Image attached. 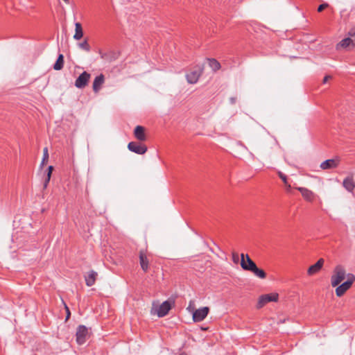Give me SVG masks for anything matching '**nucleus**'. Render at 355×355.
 <instances>
[{
	"label": "nucleus",
	"instance_id": "nucleus-1",
	"mask_svg": "<svg viewBox=\"0 0 355 355\" xmlns=\"http://www.w3.org/2000/svg\"><path fill=\"white\" fill-rule=\"evenodd\" d=\"M346 270L342 265H337L333 271L331 277V284L333 287L340 284L347 277Z\"/></svg>",
	"mask_w": 355,
	"mask_h": 355
},
{
	"label": "nucleus",
	"instance_id": "nucleus-2",
	"mask_svg": "<svg viewBox=\"0 0 355 355\" xmlns=\"http://www.w3.org/2000/svg\"><path fill=\"white\" fill-rule=\"evenodd\" d=\"M355 281V276L352 273H348L347 275V280L342 283L341 284H338L336 288V295L338 297L343 296L345 293L350 288L352 285Z\"/></svg>",
	"mask_w": 355,
	"mask_h": 355
},
{
	"label": "nucleus",
	"instance_id": "nucleus-3",
	"mask_svg": "<svg viewBox=\"0 0 355 355\" xmlns=\"http://www.w3.org/2000/svg\"><path fill=\"white\" fill-rule=\"evenodd\" d=\"M204 69L203 64H198L195 68L186 75L187 80L190 84H195L198 82Z\"/></svg>",
	"mask_w": 355,
	"mask_h": 355
},
{
	"label": "nucleus",
	"instance_id": "nucleus-4",
	"mask_svg": "<svg viewBox=\"0 0 355 355\" xmlns=\"http://www.w3.org/2000/svg\"><path fill=\"white\" fill-rule=\"evenodd\" d=\"M278 300V294L277 293H270L262 295L259 297L257 307L258 309L262 308L265 306L268 302H277Z\"/></svg>",
	"mask_w": 355,
	"mask_h": 355
},
{
	"label": "nucleus",
	"instance_id": "nucleus-5",
	"mask_svg": "<svg viewBox=\"0 0 355 355\" xmlns=\"http://www.w3.org/2000/svg\"><path fill=\"white\" fill-rule=\"evenodd\" d=\"M241 266L244 270L252 271L256 266V263L250 259L248 254H241Z\"/></svg>",
	"mask_w": 355,
	"mask_h": 355
},
{
	"label": "nucleus",
	"instance_id": "nucleus-6",
	"mask_svg": "<svg viewBox=\"0 0 355 355\" xmlns=\"http://www.w3.org/2000/svg\"><path fill=\"white\" fill-rule=\"evenodd\" d=\"M88 335V329L85 325H79L76 331V342L78 345H83L86 342Z\"/></svg>",
	"mask_w": 355,
	"mask_h": 355
},
{
	"label": "nucleus",
	"instance_id": "nucleus-7",
	"mask_svg": "<svg viewBox=\"0 0 355 355\" xmlns=\"http://www.w3.org/2000/svg\"><path fill=\"white\" fill-rule=\"evenodd\" d=\"M209 311V309L207 306L196 309L193 313V320L195 322L202 321L207 316Z\"/></svg>",
	"mask_w": 355,
	"mask_h": 355
},
{
	"label": "nucleus",
	"instance_id": "nucleus-8",
	"mask_svg": "<svg viewBox=\"0 0 355 355\" xmlns=\"http://www.w3.org/2000/svg\"><path fill=\"white\" fill-rule=\"evenodd\" d=\"M130 151L138 155H144L147 151V147L144 144H140L135 141H131L128 145Z\"/></svg>",
	"mask_w": 355,
	"mask_h": 355
},
{
	"label": "nucleus",
	"instance_id": "nucleus-9",
	"mask_svg": "<svg viewBox=\"0 0 355 355\" xmlns=\"http://www.w3.org/2000/svg\"><path fill=\"white\" fill-rule=\"evenodd\" d=\"M90 78V74L87 71H83L80 76L76 78L75 81V86L77 88L82 89L84 88L87 85Z\"/></svg>",
	"mask_w": 355,
	"mask_h": 355
},
{
	"label": "nucleus",
	"instance_id": "nucleus-10",
	"mask_svg": "<svg viewBox=\"0 0 355 355\" xmlns=\"http://www.w3.org/2000/svg\"><path fill=\"white\" fill-rule=\"evenodd\" d=\"M98 53L101 59L105 60L109 62H112L118 59L119 58V53L114 51L103 53L101 50H99Z\"/></svg>",
	"mask_w": 355,
	"mask_h": 355
},
{
	"label": "nucleus",
	"instance_id": "nucleus-11",
	"mask_svg": "<svg viewBox=\"0 0 355 355\" xmlns=\"http://www.w3.org/2000/svg\"><path fill=\"white\" fill-rule=\"evenodd\" d=\"M339 162L338 158L327 159L320 164V168L323 170L335 168L338 166Z\"/></svg>",
	"mask_w": 355,
	"mask_h": 355
},
{
	"label": "nucleus",
	"instance_id": "nucleus-12",
	"mask_svg": "<svg viewBox=\"0 0 355 355\" xmlns=\"http://www.w3.org/2000/svg\"><path fill=\"white\" fill-rule=\"evenodd\" d=\"M171 306L168 301H164L157 310V315L159 318L164 317L170 311Z\"/></svg>",
	"mask_w": 355,
	"mask_h": 355
},
{
	"label": "nucleus",
	"instance_id": "nucleus-13",
	"mask_svg": "<svg viewBox=\"0 0 355 355\" xmlns=\"http://www.w3.org/2000/svg\"><path fill=\"white\" fill-rule=\"evenodd\" d=\"M350 46H355V40L349 35L348 37L344 38L336 45V49H347Z\"/></svg>",
	"mask_w": 355,
	"mask_h": 355
},
{
	"label": "nucleus",
	"instance_id": "nucleus-14",
	"mask_svg": "<svg viewBox=\"0 0 355 355\" xmlns=\"http://www.w3.org/2000/svg\"><path fill=\"white\" fill-rule=\"evenodd\" d=\"M324 260L321 258L315 264L311 266L308 270L307 274L309 275H313L317 272H318L322 268Z\"/></svg>",
	"mask_w": 355,
	"mask_h": 355
},
{
	"label": "nucleus",
	"instance_id": "nucleus-15",
	"mask_svg": "<svg viewBox=\"0 0 355 355\" xmlns=\"http://www.w3.org/2000/svg\"><path fill=\"white\" fill-rule=\"evenodd\" d=\"M134 135L137 139L141 141L146 140V136L145 134V128L141 125H137L134 130Z\"/></svg>",
	"mask_w": 355,
	"mask_h": 355
},
{
	"label": "nucleus",
	"instance_id": "nucleus-16",
	"mask_svg": "<svg viewBox=\"0 0 355 355\" xmlns=\"http://www.w3.org/2000/svg\"><path fill=\"white\" fill-rule=\"evenodd\" d=\"M296 189L301 193L302 196L305 200L309 201L313 200L314 196L313 191L304 187H297Z\"/></svg>",
	"mask_w": 355,
	"mask_h": 355
},
{
	"label": "nucleus",
	"instance_id": "nucleus-17",
	"mask_svg": "<svg viewBox=\"0 0 355 355\" xmlns=\"http://www.w3.org/2000/svg\"><path fill=\"white\" fill-rule=\"evenodd\" d=\"M105 80L104 76L101 73L97 76L93 82V90L94 92H98L101 89V85L103 84Z\"/></svg>",
	"mask_w": 355,
	"mask_h": 355
},
{
	"label": "nucleus",
	"instance_id": "nucleus-18",
	"mask_svg": "<svg viewBox=\"0 0 355 355\" xmlns=\"http://www.w3.org/2000/svg\"><path fill=\"white\" fill-rule=\"evenodd\" d=\"M343 186L347 191L352 192L355 188V183L354 182L353 178L348 176L345 178L343 182Z\"/></svg>",
	"mask_w": 355,
	"mask_h": 355
},
{
	"label": "nucleus",
	"instance_id": "nucleus-19",
	"mask_svg": "<svg viewBox=\"0 0 355 355\" xmlns=\"http://www.w3.org/2000/svg\"><path fill=\"white\" fill-rule=\"evenodd\" d=\"M139 263L142 270L147 272L148 270V260L142 251L139 252Z\"/></svg>",
	"mask_w": 355,
	"mask_h": 355
},
{
	"label": "nucleus",
	"instance_id": "nucleus-20",
	"mask_svg": "<svg viewBox=\"0 0 355 355\" xmlns=\"http://www.w3.org/2000/svg\"><path fill=\"white\" fill-rule=\"evenodd\" d=\"M83 36V31L82 28V25L79 22H76L75 24V34L73 35V39L76 40H80Z\"/></svg>",
	"mask_w": 355,
	"mask_h": 355
},
{
	"label": "nucleus",
	"instance_id": "nucleus-21",
	"mask_svg": "<svg viewBox=\"0 0 355 355\" xmlns=\"http://www.w3.org/2000/svg\"><path fill=\"white\" fill-rule=\"evenodd\" d=\"M97 276V273L92 270L87 276L85 277V283L87 286H92L94 284L96 281V277Z\"/></svg>",
	"mask_w": 355,
	"mask_h": 355
},
{
	"label": "nucleus",
	"instance_id": "nucleus-22",
	"mask_svg": "<svg viewBox=\"0 0 355 355\" xmlns=\"http://www.w3.org/2000/svg\"><path fill=\"white\" fill-rule=\"evenodd\" d=\"M64 66V56L62 54H59L57 60L53 64V69L56 71L61 70Z\"/></svg>",
	"mask_w": 355,
	"mask_h": 355
},
{
	"label": "nucleus",
	"instance_id": "nucleus-23",
	"mask_svg": "<svg viewBox=\"0 0 355 355\" xmlns=\"http://www.w3.org/2000/svg\"><path fill=\"white\" fill-rule=\"evenodd\" d=\"M208 64L209 67L212 69L213 71H216L218 70L220 67V64L214 58H208L207 59Z\"/></svg>",
	"mask_w": 355,
	"mask_h": 355
},
{
	"label": "nucleus",
	"instance_id": "nucleus-24",
	"mask_svg": "<svg viewBox=\"0 0 355 355\" xmlns=\"http://www.w3.org/2000/svg\"><path fill=\"white\" fill-rule=\"evenodd\" d=\"M53 170V166H48L47 170H46V178L44 181V189H46L47 187V185L50 181L51 177Z\"/></svg>",
	"mask_w": 355,
	"mask_h": 355
},
{
	"label": "nucleus",
	"instance_id": "nucleus-25",
	"mask_svg": "<svg viewBox=\"0 0 355 355\" xmlns=\"http://www.w3.org/2000/svg\"><path fill=\"white\" fill-rule=\"evenodd\" d=\"M255 276L260 279H264L266 277V272L259 268L257 266H256L252 271H251Z\"/></svg>",
	"mask_w": 355,
	"mask_h": 355
},
{
	"label": "nucleus",
	"instance_id": "nucleus-26",
	"mask_svg": "<svg viewBox=\"0 0 355 355\" xmlns=\"http://www.w3.org/2000/svg\"><path fill=\"white\" fill-rule=\"evenodd\" d=\"M78 45L80 49H81L87 52L90 51V49H91L90 45L89 44L87 40H85L83 42L79 43Z\"/></svg>",
	"mask_w": 355,
	"mask_h": 355
},
{
	"label": "nucleus",
	"instance_id": "nucleus-27",
	"mask_svg": "<svg viewBox=\"0 0 355 355\" xmlns=\"http://www.w3.org/2000/svg\"><path fill=\"white\" fill-rule=\"evenodd\" d=\"M49 159V153H48V148L46 147H45L43 150V158H42V162L40 164V167H42L45 162L48 160Z\"/></svg>",
	"mask_w": 355,
	"mask_h": 355
},
{
	"label": "nucleus",
	"instance_id": "nucleus-28",
	"mask_svg": "<svg viewBox=\"0 0 355 355\" xmlns=\"http://www.w3.org/2000/svg\"><path fill=\"white\" fill-rule=\"evenodd\" d=\"M279 177L282 179V180L284 182V184L288 187V188L291 187V185L288 184L287 182V177L286 175H284L282 172L279 171L278 172Z\"/></svg>",
	"mask_w": 355,
	"mask_h": 355
},
{
	"label": "nucleus",
	"instance_id": "nucleus-29",
	"mask_svg": "<svg viewBox=\"0 0 355 355\" xmlns=\"http://www.w3.org/2000/svg\"><path fill=\"white\" fill-rule=\"evenodd\" d=\"M232 261L234 263H238L239 261V254L236 252L232 253Z\"/></svg>",
	"mask_w": 355,
	"mask_h": 355
},
{
	"label": "nucleus",
	"instance_id": "nucleus-30",
	"mask_svg": "<svg viewBox=\"0 0 355 355\" xmlns=\"http://www.w3.org/2000/svg\"><path fill=\"white\" fill-rule=\"evenodd\" d=\"M328 7V4L327 3H322V4H320L318 8V12H322L324 8H327Z\"/></svg>",
	"mask_w": 355,
	"mask_h": 355
},
{
	"label": "nucleus",
	"instance_id": "nucleus-31",
	"mask_svg": "<svg viewBox=\"0 0 355 355\" xmlns=\"http://www.w3.org/2000/svg\"><path fill=\"white\" fill-rule=\"evenodd\" d=\"M64 306H65L66 313H67L66 319L65 320H67L70 318L71 313H70L69 309L68 308V306L65 304H64Z\"/></svg>",
	"mask_w": 355,
	"mask_h": 355
},
{
	"label": "nucleus",
	"instance_id": "nucleus-32",
	"mask_svg": "<svg viewBox=\"0 0 355 355\" xmlns=\"http://www.w3.org/2000/svg\"><path fill=\"white\" fill-rule=\"evenodd\" d=\"M230 103H231L232 105L235 104V103H236V97H231V98H230Z\"/></svg>",
	"mask_w": 355,
	"mask_h": 355
},
{
	"label": "nucleus",
	"instance_id": "nucleus-33",
	"mask_svg": "<svg viewBox=\"0 0 355 355\" xmlns=\"http://www.w3.org/2000/svg\"><path fill=\"white\" fill-rule=\"evenodd\" d=\"M331 78V76H325L323 79V83L325 84L328 81V80H329Z\"/></svg>",
	"mask_w": 355,
	"mask_h": 355
}]
</instances>
